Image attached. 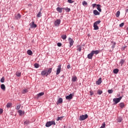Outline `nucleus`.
Here are the masks:
<instances>
[{"label":"nucleus","instance_id":"25","mask_svg":"<svg viewBox=\"0 0 128 128\" xmlns=\"http://www.w3.org/2000/svg\"><path fill=\"white\" fill-rule=\"evenodd\" d=\"M64 10L66 12H70V9L68 7L64 8Z\"/></svg>","mask_w":128,"mask_h":128},{"label":"nucleus","instance_id":"12","mask_svg":"<svg viewBox=\"0 0 128 128\" xmlns=\"http://www.w3.org/2000/svg\"><path fill=\"white\" fill-rule=\"evenodd\" d=\"M91 52H92V54L94 56V54H98L100 52V51L99 50H92Z\"/></svg>","mask_w":128,"mask_h":128},{"label":"nucleus","instance_id":"11","mask_svg":"<svg viewBox=\"0 0 128 128\" xmlns=\"http://www.w3.org/2000/svg\"><path fill=\"white\" fill-rule=\"evenodd\" d=\"M74 94H70V95L66 96V100H72V98Z\"/></svg>","mask_w":128,"mask_h":128},{"label":"nucleus","instance_id":"26","mask_svg":"<svg viewBox=\"0 0 128 128\" xmlns=\"http://www.w3.org/2000/svg\"><path fill=\"white\" fill-rule=\"evenodd\" d=\"M94 30H98V25H96V24H94Z\"/></svg>","mask_w":128,"mask_h":128},{"label":"nucleus","instance_id":"17","mask_svg":"<svg viewBox=\"0 0 128 128\" xmlns=\"http://www.w3.org/2000/svg\"><path fill=\"white\" fill-rule=\"evenodd\" d=\"M41 76H48V74L46 73V70H43L41 72Z\"/></svg>","mask_w":128,"mask_h":128},{"label":"nucleus","instance_id":"13","mask_svg":"<svg viewBox=\"0 0 128 128\" xmlns=\"http://www.w3.org/2000/svg\"><path fill=\"white\" fill-rule=\"evenodd\" d=\"M93 56H94V54H92V52H91L90 53V54H88V58L89 60H92Z\"/></svg>","mask_w":128,"mask_h":128},{"label":"nucleus","instance_id":"36","mask_svg":"<svg viewBox=\"0 0 128 128\" xmlns=\"http://www.w3.org/2000/svg\"><path fill=\"white\" fill-rule=\"evenodd\" d=\"M28 92V89H24L22 92V94H26V92Z\"/></svg>","mask_w":128,"mask_h":128},{"label":"nucleus","instance_id":"53","mask_svg":"<svg viewBox=\"0 0 128 128\" xmlns=\"http://www.w3.org/2000/svg\"><path fill=\"white\" fill-rule=\"evenodd\" d=\"M70 68V64H68V66H67V68L68 69V70H69V68Z\"/></svg>","mask_w":128,"mask_h":128},{"label":"nucleus","instance_id":"51","mask_svg":"<svg viewBox=\"0 0 128 128\" xmlns=\"http://www.w3.org/2000/svg\"><path fill=\"white\" fill-rule=\"evenodd\" d=\"M4 112V110L2 108H0V114Z\"/></svg>","mask_w":128,"mask_h":128},{"label":"nucleus","instance_id":"10","mask_svg":"<svg viewBox=\"0 0 128 128\" xmlns=\"http://www.w3.org/2000/svg\"><path fill=\"white\" fill-rule=\"evenodd\" d=\"M64 8L58 7L56 8V10H57V12H58L62 13V10H64Z\"/></svg>","mask_w":128,"mask_h":128},{"label":"nucleus","instance_id":"45","mask_svg":"<svg viewBox=\"0 0 128 128\" xmlns=\"http://www.w3.org/2000/svg\"><path fill=\"white\" fill-rule=\"evenodd\" d=\"M124 26V22H122L121 23L120 25H119V26L120 28H122V26Z\"/></svg>","mask_w":128,"mask_h":128},{"label":"nucleus","instance_id":"2","mask_svg":"<svg viewBox=\"0 0 128 128\" xmlns=\"http://www.w3.org/2000/svg\"><path fill=\"white\" fill-rule=\"evenodd\" d=\"M122 98V97L120 96L118 98H114L113 99V102H114V104H118L120 102V100Z\"/></svg>","mask_w":128,"mask_h":128},{"label":"nucleus","instance_id":"27","mask_svg":"<svg viewBox=\"0 0 128 128\" xmlns=\"http://www.w3.org/2000/svg\"><path fill=\"white\" fill-rule=\"evenodd\" d=\"M76 47L78 48L77 50H78V52H82V46H80L78 45Z\"/></svg>","mask_w":128,"mask_h":128},{"label":"nucleus","instance_id":"1","mask_svg":"<svg viewBox=\"0 0 128 128\" xmlns=\"http://www.w3.org/2000/svg\"><path fill=\"white\" fill-rule=\"evenodd\" d=\"M52 125L56 126V122L54 121H48L46 124V128H50V126H52Z\"/></svg>","mask_w":128,"mask_h":128},{"label":"nucleus","instance_id":"3","mask_svg":"<svg viewBox=\"0 0 128 128\" xmlns=\"http://www.w3.org/2000/svg\"><path fill=\"white\" fill-rule=\"evenodd\" d=\"M88 118V114H85L84 115H82L80 116L79 120H80L82 121L84 120H86Z\"/></svg>","mask_w":128,"mask_h":128},{"label":"nucleus","instance_id":"7","mask_svg":"<svg viewBox=\"0 0 128 128\" xmlns=\"http://www.w3.org/2000/svg\"><path fill=\"white\" fill-rule=\"evenodd\" d=\"M44 94V92H41L40 93H38L36 96V98L38 99L39 98H40V96H42Z\"/></svg>","mask_w":128,"mask_h":128},{"label":"nucleus","instance_id":"41","mask_svg":"<svg viewBox=\"0 0 128 128\" xmlns=\"http://www.w3.org/2000/svg\"><path fill=\"white\" fill-rule=\"evenodd\" d=\"M97 94H98L100 96V94H102V91L100 90H98Z\"/></svg>","mask_w":128,"mask_h":128},{"label":"nucleus","instance_id":"23","mask_svg":"<svg viewBox=\"0 0 128 128\" xmlns=\"http://www.w3.org/2000/svg\"><path fill=\"white\" fill-rule=\"evenodd\" d=\"M27 54H28V56H32V51L30 50H27Z\"/></svg>","mask_w":128,"mask_h":128},{"label":"nucleus","instance_id":"4","mask_svg":"<svg viewBox=\"0 0 128 128\" xmlns=\"http://www.w3.org/2000/svg\"><path fill=\"white\" fill-rule=\"evenodd\" d=\"M62 70V65L60 64L57 68L56 71V74H60V70Z\"/></svg>","mask_w":128,"mask_h":128},{"label":"nucleus","instance_id":"54","mask_svg":"<svg viewBox=\"0 0 128 128\" xmlns=\"http://www.w3.org/2000/svg\"><path fill=\"white\" fill-rule=\"evenodd\" d=\"M126 12H128V9H126Z\"/></svg>","mask_w":128,"mask_h":128},{"label":"nucleus","instance_id":"31","mask_svg":"<svg viewBox=\"0 0 128 128\" xmlns=\"http://www.w3.org/2000/svg\"><path fill=\"white\" fill-rule=\"evenodd\" d=\"M64 118V116L58 117V118H56V121L58 122V120H62V118Z\"/></svg>","mask_w":128,"mask_h":128},{"label":"nucleus","instance_id":"5","mask_svg":"<svg viewBox=\"0 0 128 128\" xmlns=\"http://www.w3.org/2000/svg\"><path fill=\"white\" fill-rule=\"evenodd\" d=\"M54 24L55 26H60V19L56 20L54 22Z\"/></svg>","mask_w":128,"mask_h":128},{"label":"nucleus","instance_id":"21","mask_svg":"<svg viewBox=\"0 0 128 128\" xmlns=\"http://www.w3.org/2000/svg\"><path fill=\"white\" fill-rule=\"evenodd\" d=\"M0 88L2 90H6V86L4 84H2L0 85Z\"/></svg>","mask_w":128,"mask_h":128},{"label":"nucleus","instance_id":"49","mask_svg":"<svg viewBox=\"0 0 128 128\" xmlns=\"http://www.w3.org/2000/svg\"><path fill=\"white\" fill-rule=\"evenodd\" d=\"M57 46H62V43H60V42H58V43L57 44Z\"/></svg>","mask_w":128,"mask_h":128},{"label":"nucleus","instance_id":"14","mask_svg":"<svg viewBox=\"0 0 128 128\" xmlns=\"http://www.w3.org/2000/svg\"><path fill=\"white\" fill-rule=\"evenodd\" d=\"M93 13H94V16H100V12H98V10H94Z\"/></svg>","mask_w":128,"mask_h":128},{"label":"nucleus","instance_id":"29","mask_svg":"<svg viewBox=\"0 0 128 128\" xmlns=\"http://www.w3.org/2000/svg\"><path fill=\"white\" fill-rule=\"evenodd\" d=\"M57 104H62V98H60L57 102Z\"/></svg>","mask_w":128,"mask_h":128},{"label":"nucleus","instance_id":"32","mask_svg":"<svg viewBox=\"0 0 128 128\" xmlns=\"http://www.w3.org/2000/svg\"><path fill=\"white\" fill-rule=\"evenodd\" d=\"M100 22H102V21H100V20H99L96 21L94 24H96V26H98V24H100Z\"/></svg>","mask_w":128,"mask_h":128},{"label":"nucleus","instance_id":"46","mask_svg":"<svg viewBox=\"0 0 128 128\" xmlns=\"http://www.w3.org/2000/svg\"><path fill=\"white\" fill-rule=\"evenodd\" d=\"M116 44V42H114L112 46V48H114Z\"/></svg>","mask_w":128,"mask_h":128},{"label":"nucleus","instance_id":"52","mask_svg":"<svg viewBox=\"0 0 128 128\" xmlns=\"http://www.w3.org/2000/svg\"><path fill=\"white\" fill-rule=\"evenodd\" d=\"M20 106H17L16 107V110H20Z\"/></svg>","mask_w":128,"mask_h":128},{"label":"nucleus","instance_id":"24","mask_svg":"<svg viewBox=\"0 0 128 128\" xmlns=\"http://www.w3.org/2000/svg\"><path fill=\"white\" fill-rule=\"evenodd\" d=\"M18 112L19 113L20 116H22V114H24V112H22V110H18Z\"/></svg>","mask_w":128,"mask_h":128},{"label":"nucleus","instance_id":"28","mask_svg":"<svg viewBox=\"0 0 128 128\" xmlns=\"http://www.w3.org/2000/svg\"><path fill=\"white\" fill-rule=\"evenodd\" d=\"M16 76L20 77L22 76V72H20V71H18L16 72Z\"/></svg>","mask_w":128,"mask_h":128},{"label":"nucleus","instance_id":"8","mask_svg":"<svg viewBox=\"0 0 128 128\" xmlns=\"http://www.w3.org/2000/svg\"><path fill=\"white\" fill-rule=\"evenodd\" d=\"M68 42L70 44V46H74V40H72V38H69Z\"/></svg>","mask_w":128,"mask_h":128},{"label":"nucleus","instance_id":"16","mask_svg":"<svg viewBox=\"0 0 128 128\" xmlns=\"http://www.w3.org/2000/svg\"><path fill=\"white\" fill-rule=\"evenodd\" d=\"M52 68H49L48 71L46 72L47 75L48 76V74H52Z\"/></svg>","mask_w":128,"mask_h":128},{"label":"nucleus","instance_id":"35","mask_svg":"<svg viewBox=\"0 0 128 128\" xmlns=\"http://www.w3.org/2000/svg\"><path fill=\"white\" fill-rule=\"evenodd\" d=\"M62 40H66V35L63 34L61 36Z\"/></svg>","mask_w":128,"mask_h":128},{"label":"nucleus","instance_id":"48","mask_svg":"<svg viewBox=\"0 0 128 128\" xmlns=\"http://www.w3.org/2000/svg\"><path fill=\"white\" fill-rule=\"evenodd\" d=\"M68 2L69 4H72L74 2V1H72V0H68Z\"/></svg>","mask_w":128,"mask_h":128},{"label":"nucleus","instance_id":"40","mask_svg":"<svg viewBox=\"0 0 128 128\" xmlns=\"http://www.w3.org/2000/svg\"><path fill=\"white\" fill-rule=\"evenodd\" d=\"M82 6H88V2L86 1H84L82 3Z\"/></svg>","mask_w":128,"mask_h":128},{"label":"nucleus","instance_id":"39","mask_svg":"<svg viewBox=\"0 0 128 128\" xmlns=\"http://www.w3.org/2000/svg\"><path fill=\"white\" fill-rule=\"evenodd\" d=\"M42 16V12H39L37 14V18H40Z\"/></svg>","mask_w":128,"mask_h":128},{"label":"nucleus","instance_id":"19","mask_svg":"<svg viewBox=\"0 0 128 128\" xmlns=\"http://www.w3.org/2000/svg\"><path fill=\"white\" fill-rule=\"evenodd\" d=\"M124 59H121V60H120L119 64H120V66H122V64H124Z\"/></svg>","mask_w":128,"mask_h":128},{"label":"nucleus","instance_id":"47","mask_svg":"<svg viewBox=\"0 0 128 128\" xmlns=\"http://www.w3.org/2000/svg\"><path fill=\"white\" fill-rule=\"evenodd\" d=\"M96 6H98V4H92V8H95Z\"/></svg>","mask_w":128,"mask_h":128},{"label":"nucleus","instance_id":"20","mask_svg":"<svg viewBox=\"0 0 128 128\" xmlns=\"http://www.w3.org/2000/svg\"><path fill=\"white\" fill-rule=\"evenodd\" d=\"M15 18H16V20H20V18H22V15H20V14H17V16H15Z\"/></svg>","mask_w":128,"mask_h":128},{"label":"nucleus","instance_id":"42","mask_svg":"<svg viewBox=\"0 0 128 128\" xmlns=\"http://www.w3.org/2000/svg\"><path fill=\"white\" fill-rule=\"evenodd\" d=\"M0 82H4V77H2L0 80Z\"/></svg>","mask_w":128,"mask_h":128},{"label":"nucleus","instance_id":"50","mask_svg":"<svg viewBox=\"0 0 128 128\" xmlns=\"http://www.w3.org/2000/svg\"><path fill=\"white\" fill-rule=\"evenodd\" d=\"M90 96H92V94H94V92H92V90H90Z\"/></svg>","mask_w":128,"mask_h":128},{"label":"nucleus","instance_id":"6","mask_svg":"<svg viewBox=\"0 0 128 128\" xmlns=\"http://www.w3.org/2000/svg\"><path fill=\"white\" fill-rule=\"evenodd\" d=\"M30 28H36V26H38L36 24H34V21L32 22H31V24H30Z\"/></svg>","mask_w":128,"mask_h":128},{"label":"nucleus","instance_id":"33","mask_svg":"<svg viewBox=\"0 0 128 128\" xmlns=\"http://www.w3.org/2000/svg\"><path fill=\"white\" fill-rule=\"evenodd\" d=\"M120 14V12L118 11L116 13V18H118Z\"/></svg>","mask_w":128,"mask_h":128},{"label":"nucleus","instance_id":"37","mask_svg":"<svg viewBox=\"0 0 128 128\" xmlns=\"http://www.w3.org/2000/svg\"><path fill=\"white\" fill-rule=\"evenodd\" d=\"M12 106V103H8L6 104V108H10V106Z\"/></svg>","mask_w":128,"mask_h":128},{"label":"nucleus","instance_id":"44","mask_svg":"<svg viewBox=\"0 0 128 128\" xmlns=\"http://www.w3.org/2000/svg\"><path fill=\"white\" fill-rule=\"evenodd\" d=\"M106 128V123H103L102 126L100 128Z\"/></svg>","mask_w":128,"mask_h":128},{"label":"nucleus","instance_id":"15","mask_svg":"<svg viewBox=\"0 0 128 128\" xmlns=\"http://www.w3.org/2000/svg\"><path fill=\"white\" fill-rule=\"evenodd\" d=\"M102 81V78H100L96 82V84L100 85Z\"/></svg>","mask_w":128,"mask_h":128},{"label":"nucleus","instance_id":"18","mask_svg":"<svg viewBox=\"0 0 128 128\" xmlns=\"http://www.w3.org/2000/svg\"><path fill=\"white\" fill-rule=\"evenodd\" d=\"M76 80H78V78L76 77V76H73L72 77V82H76Z\"/></svg>","mask_w":128,"mask_h":128},{"label":"nucleus","instance_id":"30","mask_svg":"<svg viewBox=\"0 0 128 128\" xmlns=\"http://www.w3.org/2000/svg\"><path fill=\"white\" fill-rule=\"evenodd\" d=\"M120 106L121 108H123L124 107V102L120 103Z\"/></svg>","mask_w":128,"mask_h":128},{"label":"nucleus","instance_id":"22","mask_svg":"<svg viewBox=\"0 0 128 128\" xmlns=\"http://www.w3.org/2000/svg\"><path fill=\"white\" fill-rule=\"evenodd\" d=\"M122 117L120 116V117L118 118L117 122H122Z\"/></svg>","mask_w":128,"mask_h":128},{"label":"nucleus","instance_id":"43","mask_svg":"<svg viewBox=\"0 0 128 128\" xmlns=\"http://www.w3.org/2000/svg\"><path fill=\"white\" fill-rule=\"evenodd\" d=\"M108 94H112V92H114V90H108Z\"/></svg>","mask_w":128,"mask_h":128},{"label":"nucleus","instance_id":"9","mask_svg":"<svg viewBox=\"0 0 128 128\" xmlns=\"http://www.w3.org/2000/svg\"><path fill=\"white\" fill-rule=\"evenodd\" d=\"M102 6H100V4H97L96 5V10H98V12H102Z\"/></svg>","mask_w":128,"mask_h":128},{"label":"nucleus","instance_id":"38","mask_svg":"<svg viewBox=\"0 0 128 128\" xmlns=\"http://www.w3.org/2000/svg\"><path fill=\"white\" fill-rule=\"evenodd\" d=\"M34 68H40V64L36 63V64H34Z\"/></svg>","mask_w":128,"mask_h":128},{"label":"nucleus","instance_id":"34","mask_svg":"<svg viewBox=\"0 0 128 128\" xmlns=\"http://www.w3.org/2000/svg\"><path fill=\"white\" fill-rule=\"evenodd\" d=\"M113 72L114 74H118V68L114 69L113 70Z\"/></svg>","mask_w":128,"mask_h":128}]
</instances>
